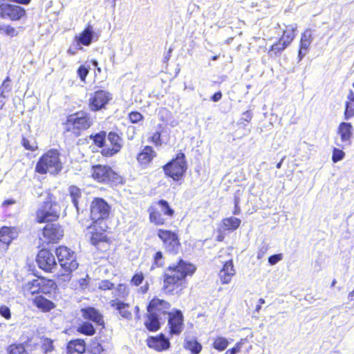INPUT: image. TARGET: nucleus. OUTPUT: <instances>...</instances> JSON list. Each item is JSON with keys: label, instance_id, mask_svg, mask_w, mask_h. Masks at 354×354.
<instances>
[{"label": "nucleus", "instance_id": "1", "mask_svg": "<svg viewBox=\"0 0 354 354\" xmlns=\"http://www.w3.org/2000/svg\"><path fill=\"white\" fill-rule=\"evenodd\" d=\"M196 267L183 259L175 264L169 266L163 277L162 290L166 294L171 295H180L186 287L185 278L192 275Z\"/></svg>", "mask_w": 354, "mask_h": 354}, {"label": "nucleus", "instance_id": "2", "mask_svg": "<svg viewBox=\"0 0 354 354\" xmlns=\"http://www.w3.org/2000/svg\"><path fill=\"white\" fill-rule=\"evenodd\" d=\"M40 197L43 202L36 211V221L42 223L57 221L59 217L61 207L53 196L48 191H45L40 194Z\"/></svg>", "mask_w": 354, "mask_h": 354}, {"label": "nucleus", "instance_id": "3", "mask_svg": "<svg viewBox=\"0 0 354 354\" xmlns=\"http://www.w3.org/2000/svg\"><path fill=\"white\" fill-rule=\"evenodd\" d=\"M56 255L62 269L59 277L63 281H68L71 279V272L78 267L75 252L65 246H60L56 250Z\"/></svg>", "mask_w": 354, "mask_h": 354}, {"label": "nucleus", "instance_id": "4", "mask_svg": "<svg viewBox=\"0 0 354 354\" xmlns=\"http://www.w3.org/2000/svg\"><path fill=\"white\" fill-rule=\"evenodd\" d=\"M62 162L57 150L51 149L45 153L38 160L35 171L41 174L49 173L57 175L62 169Z\"/></svg>", "mask_w": 354, "mask_h": 354}, {"label": "nucleus", "instance_id": "5", "mask_svg": "<svg viewBox=\"0 0 354 354\" xmlns=\"http://www.w3.org/2000/svg\"><path fill=\"white\" fill-rule=\"evenodd\" d=\"M91 124V120L87 113L77 112L67 118L64 124V129L67 131H71L75 136H79L80 131L87 129Z\"/></svg>", "mask_w": 354, "mask_h": 354}, {"label": "nucleus", "instance_id": "6", "mask_svg": "<svg viewBox=\"0 0 354 354\" xmlns=\"http://www.w3.org/2000/svg\"><path fill=\"white\" fill-rule=\"evenodd\" d=\"M111 207L105 200L95 198L91 205V218L93 223H103L110 214Z\"/></svg>", "mask_w": 354, "mask_h": 354}, {"label": "nucleus", "instance_id": "7", "mask_svg": "<svg viewBox=\"0 0 354 354\" xmlns=\"http://www.w3.org/2000/svg\"><path fill=\"white\" fill-rule=\"evenodd\" d=\"M185 158V157L183 153H178L175 159L172 160L164 167V171L166 175L172 178L174 180H178L182 177L187 169Z\"/></svg>", "mask_w": 354, "mask_h": 354}, {"label": "nucleus", "instance_id": "8", "mask_svg": "<svg viewBox=\"0 0 354 354\" xmlns=\"http://www.w3.org/2000/svg\"><path fill=\"white\" fill-rule=\"evenodd\" d=\"M92 176L98 182H117L119 178L118 174L109 166L97 165L92 167Z\"/></svg>", "mask_w": 354, "mask_h": 354}, {"label": "nucleus", "instance_id": "9", "mask_svg": "<svg viewBox=\"0 0 354 354\" xmlns=\"http://www.w3.org/2000/svg\"><path fill=\"white\" fill-rule=\"evenodd\" d=\"M158 236L163 243L165 249L173 254H176L180 248V242L177 234L169 230H158Z\"/></svg>", "mask_w": 354, "mask_h": 354}, {"label": "nucleus", "instance_id": "10", "mask_svg": "<svg viewBox=\"0 0 354 354\" xmlns=\"http://www.w3.org/2000/svg\"><path fill=\"white\" fill-rule=\"evenodd\" d=\"M26 14L24 8L19 5L3 3L0 4V16L12 21L20 19Z\"/></svg>", "mask_w": 354, "mask_h": 354}, {"label": "nucleus", "instance_id": "11", "mask_svg": "<svg viewBox=\"0 0 354 354\" xmlns=\"http://www.w3.org/2000/svg\"><path fill=\"white\" fill-rule=\"evenodd\" d=\"M38 266L47 272H52L57 268L54 254L48 250H41L37 257Z\"/></svg>", "mask_w": 354, "mask_h": 354}, {"label": "nucleus", "instance_id": "12", "mask_svg": "<svg viewBox=\"0 0 354 354\" xmlns=\"http://www.w3.org/2000/svg\"><path fill=\"white\" fill-rule=\"evenodd\" d=\"M44 241L47 243L58 242L64 236L62 227L57 223L47 224L43 230Z\"/></svg>", "mask_w": 354, "mask_h": 354}, {"label": "nucleus", "instance_id": "13", "mask_svg": "<svg viewBox=\"0 0 354 354\" xmlns=\"http://www.w3.org/2000/svg\"><path fill=\"white\" fill-rule=\"evenodd\" d=\"M170 308L171 304L168 301L155 297L149 303L147 310L149 313L162 317L169 315Z\"/></svg>", "mask_w": 354, "mask_h": 354}, {"label": "nucleus", "instance_id": "14", "mask_svg": "<svg viewBox=\"0 0 354 354\" xmlns=\"http://www.w3.org/2000/svg\"><path fill=\"white\" fill-rule=\"evenodd\" d=\"M168 325L171 335H179L183 329V315L180 310L174 309L168 315Z\"/></svg>", "mask_w": 354, "mask_h": 354}, {"label": "nucleus", "instance_id": "15", "mask_svg": "<svg viewBox=\"0 0 354 354\" xmlns=\"http://www.w3.org/2000/svg\"><path fill=\"white\" fill-rule=\"evenodd\" d=\"M111 98V94L109 92L97 91L90 97L89 107L92 111H98L104 108Z\"/></svg>", "mask_w": 354, "mask_h": 354}, {"label": "nucleus", "instance_id": "16", "mask_svg": "<svg viewBox=\"0 0 354 354\" xmlns=\"http://www.w3.org/2000/svg\"><path fill=\"white\" fill-rule=\"evenodd\" d=\"M107 141L110 143L112 147L110 148L109 147H106L103 148L102 150V154L104 156L109 157L113 156L120 150L122 140L117 133L110 132L108 135Z\"/></svg>", "mask_w": 354, "mask_h": 354}, {"label": "nucleus", "instance_id": "17", "mask_svg": "<svg viewBox=\"0 0 354 354\" xmlns=\"http://www.w3.org/2000/svg\"><path fill=\"white\" fill-rule=\"evenodd\" d=\"M106 223H94L91 229V242L93 245H97L100 242L106 241L107 237L105 232L107 229Z\"/></svg>", "mask_w": 354, "mask_h": 354}, {"label": "nucleus", "instance_id": "18", "mask_svg": "<svg viewBox=\"0 0 354 354\" xmlns=\"http://www.w3.org/2000/svg\"><path fill=\"white\" fill-rule=\"evenodd\" d=\"M111 307L116 310L122 318L127 320L132 319V313L129 310L130 305L118 298L111 299L109 302Z\"/></svg>", "mask_w": 354, "mask_h": 354}, {"label": "nucleus", "instance_id": "19", "mask_svg": "<svg viewBox=\"0 0 354 354\" xmlns=\"http://www.w3.org/2000/svg\"><path fill=\"white\" fill-rule=\"evenodd\" d=\"M147 345L157 351L167 350L170 347L169 339L162 334L147 339Z\"/></svg>", "mask_w": 354, "mask_h": 354}, {"label": "nucleus", "instance_id": "20", "mask_svg": "<svg viewBox=\"0 0 354 354\" xmlns=\"http://www.w3.org/2000/svg\"><path fill=\"white\" fill-rule=\"evenodd\" d=\"M338 134L340 136L341 143L337 142V145L344 147L351 144V138L353 134V127L350 123L342 122L338 128Z\"/></svg>", "mask_w": 354, "mask_h": 354}, {"label": "nucleus", "instance_id": "21", "mask_svg": "<svg viewBox=\"0 0 354 354\" xmlns=\"http://www.w3.org/2000/svg\"><path fill=\"white\" fill-rule=\"evenodd\" d=\"M15 228L3 227L0 230V252L6 251L11 241L16 237Z\"/></svg>", "mask_w": 354, "mask_h": 354}, {"label": "nucleus", "instance_id": "22", "mask_svg": "<svg viewBox=\"0 0 354 354\" xmlns=\"http://www.w3.org/2000/svg\"><path fill=\"white\" fill-rule=\"evenodd\" d=\"M235 273L232 260L226 261L218 274L222 284H228Z\"/></svg>", "mask_w": 354, "mask_h": 354}, {"label": "nucleus", "instance_id": "23", "mask_svg": "<svg viewBox=\"0 0 354 354\" xmlns=\"http://www.w3.org/2000/svg\"><path fill=\"white\" fill-rule=\"evenodd\" d=\"M94 37V32L91 26H88L79 35L75 37V41L77 43V48L82 49L80 45L89 46Z\"/></svg>", "mask_w": 354, "mask_h": 354}, {"label": "nucleus", "instance_id": "24", "mask_svg": "<svg viewBox=\"0 0 354 354\" xmlns=\"http://www.w3.org/2000/svg\"><path fill=\"white\" fill-rule=\"evenodd\" d=\"M312 42V35L310 30L305 31L302 35L300 40V48L298 53L299 60H301V59L306 55L308 47L310 46Z\"/></svg>", "mask_w": 354, "mask_h": 354}, {"label": "nucleus", "instance_id": "25", "mask_svg": "<svg viewBox=\"0 0 354 354\" xmlns=\"http://www.w3.org/2000/svg\"><path fill=\"white\" fill-rule=\"evenodd\" d=\"M85 350V342L80 339L70 341L67 346L68 354H82L84 353Z\"/></svg>", "mask_w": 354, "mask_h": 354}, {"label": "nucleus", "instance_id": "26", "mask_svg": "<svg viewBox=\"0 0 354 354\" xmlns=\"http://www.w3.org/2000/svg\"><path fill=\"white\" fill-rule=\"evenodd\" d=\"M82 316L85 319H90L99 325L103 323L102 316L94 308H84L82 310Z\"/></svg>", "mask_w": 354, "mask_h": 354}, {"label": "nucleus", "instance_id": "27", "mask_svg": "<svg viewBox=\"0 0 354 354\" xmlns=\"http://www.w3.org/2000/svg\"><path fill=\"white\" fill-rule=\"evenodd\" d=\"M162 318L153 313H147V319L145 322L146 328L150 331H156L160 327V320Z\"/></svg>", "mask_w": 354, "mask_h": 354}, {"label": "nucleus", "instance_id": "28", "mask_svg": "<svg viewBox=\"0 0 354 354\" xmlns=\"http://www.w3.org/2000/svg\"><path fill=\"white\" fill-rule=\"evenodd\" d=\"M33 304L43 312H48L55 307V305L53 301L42 296L36 297L33 300Z\"/></svg>", "mask_w": 354, "mask_h": 354}, {"label": "nucleus", "instance_id": "29", "mask_svg": "<svg viewBox=\"0 0 354 354\" xmlns=\"http://www.w3.org/2000/svg\"><path fill=\"white\" fill-rule=\"evenodd\" d=\"M346 98L347 100L345 103L344 119L347 120L354 117V92L350 90Z\"/></svg>", "mask_w": 354, "mask_h": 354}, {"label": "nucleus", "instance_id": "30", "mask_svg": "<svg viewBox=\"0 0 354 354\" xmlns=\"http://www.w3.org/2000/svg\"><path fill=\"white\" fill-rule=\"evenodd\" d=\"M297 28V26L296 24L286 26L283 30V35L281 37L282 41H286V44L290 45L296 36Z\"/></svg>", "mask_w": 354, "mask_h": 354}, {"label": "nucleus", "instance_id": "31", "mask_svg": "<svg viewBox=\"0 0 354 354\" xmlns=\"http://www.w3.org/2000/svg\"><path fill=\"white\" fill-rule=\"evenodd\" d=\"M156 156V153L151 147H145L142 152L138 156V160L141 164H146L149 162L153 157Z\"/></svg>", "mask_w": 354, "mask_h": 354}, {"label": "nucleus", "instance_id": "32", "mask_svg": "<svg viewBox=\"0 0 354 354\" xmlns=\"http://www.w3.org/2000/svg\"><path fill=\"white\" fill-rule=\"evenodd\" d=\"M39 281L41 283V293L50 294L57 288L56 283L51 279L42 277L39 278Z\"/></svg>", "mask_w": 354, "mask_h": 354}, {"label": "nucleus", "instance_id": "33", "mask_svg": "<svg viewBox=\"0 0 354 354\" xmlns=\"http://www.w3.org/2000/svg\"><path fill=\"white\" fill-rule=\"evenodd\" d=\"M184 347L192 354H199L202 350V345L195 339H186Z\"/></svg>", "mask_w": 354, "mask_h": 354}, {"label": "nucleus", "instance_id": "34", "mask_svg": "<svg viewBox=\"0 0 354 354\" xmlns=\"http://www.w3.org/2000/svg\"><path fill=\"white\" fill-rule=\"evenodd\" d=\"M223 228L225 230H234L237 229L240 224L241 220L236 217H230L224 218L222 221Z\"/></svg>", "mask_w": 354, "mask_h": 354}, {"label": "nucleus", "instance_id": "35", "mask_svg": "<svg viewBox=\"0 0 354 354\" xmlns=\"http://www.w3.org/2000/svg\"><path fill=\"white\" fill-rule=\"evenodd\" d=\"M289 46L288 44H286V41H282V39L280 38L278 42L273 44L271 46V48L269 51L270 55L272 56V54L274 55H277L280 54L282 51H283L288 46Z\"/></svg>", "mask_w": 354, "mask_h": 354}, {"label": "nucleus", "instance_id": "36", "mask_svg": "<svg viewBox=\"0 0 354 354\" xmlns=\"http://www.w3.org/2000/svg\"><path fill=\"white\" fill-rule=\"evenodd\" d=\"M26 288L31 295L38 294L41 292V283L39 278L29 281L26 285Z\"/></svg>", "mask_w": 354, "mask_h": 354}, {"label": "nucleus", "instance_id": "37", "mask_svg": "<svg viewBox=\"0 0 354 354\" xmlns=\"http://www.w3.org/2000/svg\"><path fill=\"white\" fill-rule=\"evenodd\" d=\"M113 297L118 299H124L129 295V290L124 284H119L113 292Z\"/></svg>", "mask_w": 354, "mask_h": 354}, {"label": "nucleus", "instance_id": "38", "mask_svg": "<svg viewBox=\"0 0 354 354\" xmlns=\"http://www.w3.org/2000/svg\"><path fill=\"white\" fill-rule=\"evenodd\" d=\"M228 340L223 337H217L214 342L213 347L220 351H224L228 346Z\"/></svg>", "mask_w": 354, "mask_h": 354}, {"label": "nucleus", "instance_id": "39", "mask_svg": "<svg viewBox=\"0 0 354 354\" xmlns=\"http://www.w3.org/2000/svg\"><path fill=\"white\" fill-rule=\"evenodd\" d=\"M69 192L71 201L77 210H78V198L81 196L80 189L75 186H71L69 188Z\"/></svg>", "mask_w": 354, "mask_h": 354}, {"label": "nucleus", "instance_id": "40", "mask_svg": "<svg viewBox=\"0 0 354 354\" xmlns=\"http://www.w3.org/2000/svg\"><path fill=\"white\" fill-rule=\"evenodd\" d=\"M77 331L86 335H92L95 333V328L91 323L84 322L78 327Z\"/></svg>", "mask_w": 354, "mask_h": 354}, {"label": "nucleus", "instance_id": "41", "mask_svg": "<svg viewBox=\"0 0 354 354\" xmlns=\"http://www.w3.org/2000/svg\"><path fill=\"white\" fill-rule=\"evenodd\" d=\"M0 33L12 37L18 35V32L15 28L1 24H0Z\"/></svg>", "mask_w": 354, "mask_h": 354}, {"label": "nucleus", "instance_id": "42", "mask_svg": "<svg viewBox=\"0 0 354 354\" xmlns=\"http://www.w3.org/2000/svg\"><path fill=\"white\" fill-rule=\"evenodd\" d=\"M106 138V132L101 131L95 136H91V138L93 139V142L95 145L99 147H102L104 146Z\"/></svg>", "mask_w": 354, "mask_h": 354}, {"label": "nucleus", "instance_id": "43", "mask_svg": "<svg viewBox=\"0 0 354 354\" xmlns=\"http://www.w3.org/2000/svg\"><path fill=\"white\" fill-rule=\"evenodd\" d=\"M163 255L161 252H157L153 257V263L151 266V270H154L156 268H160L164 266Z\"/></svg>", "mask_w": 354, "mask_h": 354}, {"label": "nucleus", "instance_id": "44", "mask_svg": "<svg viewBox=\"0 0 354 354\" xmlns=\"http://www.w3.org/2000/svg\"><path fill=\"white\" fill-rule=\"evenodd\" d=\"M9 354H28L22 344L11 345L9 347Z\"/></svg>", "mask_w": 354, "mask_h": 354}, {"label": "nucleus", "instance_id": "45", "mask_svg": "<svg viewBox=\"0 0 354 354\" xmlns=\"http://www.w3.org/2000/svg\"><path fill=\"white\" fill-rule=\"evenodd\" d=\"M149 219L151 222L154 223L156 225H162L164 223V219L158 212L150 213Z\"/></svg>", "mask_w": 354, "mask_h": 354}, {"label": "nucleus", "instance_id": "46", "mask_svg": "<svg viewBox=\"0 0 354 354\" xmlns=\"http://www.w3.org/2000/svg\"><path fill=\"white\" fill-rule=\"evenodd\" d=\"M344 157V152L339 149L334 148L333 151L332 160L334 162H337Z\"/></svg>", "mask_w": 354, "mask_h": 354}, {"label": "nucleus", "instance_id": "47", "mask_svg": "<svg viewBox=\"0 0 354 354\" xmlns=\"http://www.w3.org/2000/svg\"><path fill=\"white\" fill-rule=\"evenodd\" d=\"M159 205L162 206V211L165 214L170 216L174 214V210L169 207V204L166 201L160 200L159 201Z\"/></svg>", "mask_w": 354, "mask_h": 354}, {"label": "nucleus", "instance_id": "48", "mask_svg": "<svg viewBox=\"0 0 354 354\" xmlns=\"http://www.w3.org/2000/svg\"><path fill=\"white\" fill-rule=\"evenodd\" d=\"M42 350L45 353L50 352L53 350V342L50 339H44L41 345Z\"/></svg>", "mask_w": 354, "mask_h": 354}, {"label": "nucleus", "instance_id": "49", "mask_svg": "<svg viewBox=\"0 0 354 354\" xmlns=\"http://www.w3.org/2000/svg\"><path fill=\"white\" fill-rule=\"evenodd\" d=\"M129 118L132 123H138L143 120V116L139 112L133 111L129 114Z\"/></svg>", "mask_w": 354, "mask_h": 354}, {"label": "nucleus", "instance_id": "50", "mask_svg": "<svg viewBox=\"0 0 354 354\" xmlns=\"http://www.w3.org/2000/svg\"><path fill=\"white\" fill-rule=\"evenodd\" d=\"M114 284L109 280H102L98 283V288L102 290L113 289Z\"/></svg>", "mask_w": 354, "mask_h": 354}, {"label": "nucleus", "instance_id": "51", "mask_svg": "<svg viewBox=\"0 0 354 354\" xmlns=\"http://www.w3.org/2000/svg\"><path fill=\"white\" fill-rule=\"evenodd\" d=\"M0 315L6 319H10L11 318L10 310L8 306L5 305L0 306Z\"/></svg>", "mask_w": 354, "mask_h": 354}, {"label": "nucleus", "instance_id": "52", "mask_svg": "<svg viewBox=\"0 0 354 354\" xmlns=\"http://www.w3.org/2000/svg\"><path fill=\"white\" fill-rule=\"evenodd\" d=\"M22 144H23L24 147L28 150L33 151L37 148V146H36L35 142H31L29 140L26 139V138H23Z\"/></svg>", "mask_w": 354, "mask_h": 354}, {"label": "nucleus", "instance_id": "53", "mask_svg": "<svg viewBox=\"0 0 354 354\" xmlns=\"http://www.w3.org/2000/svg\"><path fill=\"white\" fill-rule=\"evenodd\" d=\"M283 259V254H277L270 256L268 258V262L270 265L273 266L277 263L279 261L282 260Z\"/></svg>", "mask_w": 354, "mask_h": 354}, {"label": "nucleus", "instance_id": "54", "mask_svg": "<svg viewBox=\"0 0 354 354\" xmlns=\"http://www.w3.org/2000/svg\"><path fill=\"white\" fill-rule=\"evenodd\" d=\"M88 73V70L84 66H81L77 70V74L81 80L84 81Z\"/></svg>", "mask_w": 354, "mask_h": 354}, {"label": "nucleus", "instance_id": "55", "mask_svg": "<svg viewBox=\"0 0 354 354\" xmlns=\"http://www.w3.org/2000/svg\"><path fill=\"white\" fill-rule=\"evenodd\" d=\"M144 280V276L142 273H137L136 274L132 279L131 283H133L135 286L140 285Z\"/></svg>", "mask_w": 354, "mask_h": 354}, {"label": "nucleus", "instance_id": "56", "mask_svg": "<svg viewBox=\"0 0 354 354\" xmlns=\"http://www.w3.org/2000/svg\"><path fill=\"white\" fill-rule=\"evenodd\" d=\"M150 140L156 146H160L162 145L160 133L158 131L153 133V135L150 137Z\"/></svg>", "mask_w": 354, "mask_h": 354}, {"label": "nucleus", "instance_id": "57", "mask_svg": "<svg viewBox=\"0 0 354 354\" xmlns=\"http://www.w3.org/2000/svg\"><path fill=\"white\" fill-rule=\"evenodd\" d=\"M241 344L240 343L236 344V345L230 350H228L225 354H236L240 352Z\"/></svg>", "mask_w": 354, "mask_h": 354}, {"label": "nucleus", "instance_id": "58", "mask_svg": "<svg viewBox=\"0 0 354 354\" xmlns=\"http://www.w3.org/2000/svg\"><path fill=\"white\" fill-rule=\"evenodd\" d=\"M244 195L243 192L238 190L234 194V205H238L241 203V198Z\"/></svg>", "mask_w": 354, "mask_h": 354}, {"label": "nucleus", "instance_id": "59", "mask_svg": "<svg viewBox=\"0 0 354 354\" xmlns=\"http://www.w3.org/2000/svg\"><path fill=\"white\" fill-rule=\"evenodd\" d=\"M1 90H4V93L9 92L11 90V87L9 83H6V81H3L0 88Z\"/></svg>", "mask_w": 354, "mask_h": 354}, {"label": "nucleus", "instance_id": "60", "mask_svg": "<svg viewBox=\"0 0 354 354\" xmlns=\"http://www.w3.org/2000/svg\"><path fill=\"white\" fill-rule=\"evenodd\" d=\"M6 97L4 90L0 89V109H2L4 105Z\"/></svg>", "mask_w": 354, "mask_h": 354}, {"label": "nucleus", "instance_id": "61", "mask_svg": "<svg viewBox=\"0 0 354 354\" xmlns=\"http://www.w3.org/2000/svg\"><path fill=\"white\" fill-rule=\"evenodd\" d=\"M88 275L86 276V278H82L80 280V286H81L82 288H85L88 284Z\"/></svg>", "mask_w": 354, "mask_h": 354}, {"label": "nucleus", "instance_id": "62", "mask_svg": "<svg viewBox=\"0 0 354 354\" xmlns=\"http://www.w3.org/2000/svg\"><path fill=\"white\" fill-rule=\"evenodd\" d=\"M221 97H222L221 93V92H216L212 97V100L214 102H218V100H221Z\"/></svg>", "mask_w": 354, "mask_h": 354}, {"label": "nucleus", "instance_id": "63", "mask_svg": "<svg viewBox=\"0 0 354 354\" xmlns=\"http://www.w3.org/2000/svg\"><path fill=\"white\" fill-rule=\"evenodd\" d=\"M241 213V208L239 207V205H234V209L233 211V214L234 215H238Z\"/></svg>", "mask_w": 354, "mask_h": 354}, {"label": "nucleus", "instance_id": "64", "mask_svg": "<svg viewBox=\"0 0 354 354\" xmlns=\"http://www.w3.org/2000/svg\"><path fill=\"white\" fill-rule=\"evenodd\" d=\"M135 313H136V318L137 319H140V308L138 306H136L135 307Z\"/></svg>", "mask_w": 354, "mask_h": 354}]
</instances>
